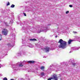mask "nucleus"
<instances>
[{"label":"nucleus","instance_id":"f257e3e1","mask_svg":"<svg viewBox=\"0 0 80 80\" xmlns=\"http://www.w3.org/2000/svg\"><path fill=\"white\" fill-rule=\"evenodd\" d=\"M58 43H60L59 46H58L59 48H66V46H67V42L63 41L62 39H60L58 42Z\"/></svg>","mask_w":80,"mask_h":80},{"label":"nucleus","instance_id":"f03ea898","mask_svg":"<svg viewBox=\"0 0 80 80\" xmlns=\"http://www.w3.org/2000/svg\"><path fill=\"white\" fill-rule=\"evenodd\" d=\"M52 77H52L48 78V80H51L52 79L54 80H58V79L57 77V75L56 74H55L53 75L52 76Z\"/></svg>","mask_w":80,"mask_h":80},{"label":"nucleus","instance_id":"7ed1b4c3","mask_svg":"<svg viewBox=\"0 0 80 80\" xmlns=\"http://www.w3.org/2000/svg\"><path fill=\"white\" fill-rule=\"evenodd\" d=\"M2 33L3 35L6 36L8 34V30L6 29H3V30L2 31Z\"/></svg>","mask_w":80,"mask_h":80},{"label":"nucleus","instance_id":"20e7f679","mask_svg":"<svg viewBox=\"0 0 80 80\" xmlns=\"http://www.w3.org/2000/svg\"><path fill=\"white\" fill-rule=\"evenodd\" d=\"M44 50L45 51V52H48L50 50V48L47 47L44 48Z\"/></svg>","mask_w":80,"mask_h":80},{"label":"nucleus","instance_id":"39448f33","mask_svg":"<svg viewBox=\"0 0 80 80\" xmlns=\"http://www.w3.org/2000/svg\"><path fill=\"white\" fill-rule=\"evenodd\" d=\"M72 41H73V40L69 39L68 42V44L69 45H70V44H71V42H72Z\"/></svg>","mask_w":80,"mask_h":80},{"label":"nucleus","instance_id":"423d86ee","mask_svg":"<svg viewBox=\"0 0 80 80\" xmlns=\"http://www.w3.org/2000/svg\"><path fill=\"white\" fill-rule=\"evenodd\" d=\"M28 63H35V62L33 61H30L28 62Z\"/></svg>","mask_w":80,"mask_h":80},{"label":"nucleus","instance_id":"0eeeda50","mask_svg":"<svg viewBox=\"0 0 80 80\" xmlns=\"http://www.w3.org/2000/svg\"><path fill=\"white\" fill-rule=\"evenodd\" d=\"M40 69L42 71H44V69L45 68V67L43 66H42L41 68H40Z\"/></svg>","mask_w":80,"mask_h":80},{"label":"nucleus","instance_id":"6e6552de","mask_svg":"<svg viewBox=\"0 0 80 80\" xmlns=\"http://www.w3.org/2000/svg\"><path fill=\"white\" fill-rule=\"evenodd\" d=\"M30 40L31 41H37V39H35V38H34V39H30Z\"/></svg>","mask_w":80,"mask_h":80},{"label":"nucleus","instance_id":"1a4fd4ad","mask_svg":"<svg viewBox=\"0 0 80 80\" xmlns=\"http://www.w3.org/2000/svg\"><path fill=\"white\" fill-rule=\"evenodd\" d=\"M11 8H14L15 7V5L14 4H12L11 6Z\"/></svg>","mask_w":80,"mask_h":80},{"label":"nucleus","instance_id":"9d476101","mask_svg":"<svg viewBox=\"0 0 80 80\" xmlns=\"http://www.w3.org/2000/svg\"><path fill=\"white\" fill-rule=\"evenodd\" d=\"M19 66L20 67H22L23 66V65L22 64H19Z\"/></svg>","mask_w":80,"mask_h":80},{"label":"nucleus","instance_id":"9b49d317","mask_svg":"<svg viewBox=\"0 0 80 80\" xmlns=\"http://www.w3.org/2000/svg\"><path fill=\"white\" fill-rule=\"evenodd\" d=\"M44 74H44V73H43V72H42L41 73V76H43V75H44Z\"/></svg>","mask_w":80,"mask_h":80},{"label":"nucleus","instance_id":"f8f14e48","mask_svg":"<svg viewBox=\"0 0 80 80\" xmlns=\"http://www.w3.org/2000/svg\"><path fill=\"white\" fill-rule=\"evenodd\" d=\"M43 32L42 30H40L39 31H38V33H40V32Z\"/></svg>","mask_w":80,"mask_h":80},{"label":"nucleus","instance_id":"ddd939ff","mask_svg":"<svg viewBox=\"0 0 80 80\" xmlns=\"http://www.w3.org/2000/svg\"><path fill=\"white\" fill-rule=\"evenodd\" d=\"M3 80H8L7 78H4L3 79Z\"/></svg>","mask_w":80,"mask_h":80},{"label":"nucleus","instance_id":"4468645a","mask_svg":"<svg viewBox=\"0 0 80 80\" xmlns=\"http://www.w3.org/2000/svg\"><path fill=\"white\" fill-rule=\"evenodd\" d=\"M10 4V3L9 2H8V3H7V6H8Z\"/></svg>","mask_w":80,"mask_h":80},{"label":"nucleus","instance_id":"2eb2a0df","mask_svg":"<svg viewBox=\"0 0 80 80\" xmlns=\"http://www.w3.org/2000/svg\"><path fill=\"white\" fill-rule=\"evenodd\" d=\"M2 35H0V41L2 40Z\"/></svg>","mask_w":80,"mask_h":80},{"label":"nucleus","instance_id":"dca6fc26","mask_svg":"<svg viewBox=\"0 0 80 80\" xmlns=\"http://www.w3.org/2000/svg\"><path fill=\"white\" fill-rule=\"evenodd\" d=\"M68 13H69V11H67L66 12V14H68Z\"/></svg>","mask_w":80,"mask_h":80},{"label":"nucleus","instance_id":"f3484780","mask_svg":"<svg viewBox=\"0 0 80 80\" xmlns=\"http://www.w3.org/2000/svg\"><path fill=\"white\" fill-rule=\"evenodd\" d=\"M24 15V16H27V14H26V13L25 12H24L23 13Z\"/></svg>","mask_w":80,"mask_h":80},{"label":"nucleus","instance_id":"a211bd4d","mask_svg":"<svg viewBox=\"0 0 80 80\" xmlns=\"http://www.w3.org/2000/svg\"><path fill=\"white\" fill-rule=\"evenodd\" d=\"M73 32L74 33V34L77 33V32H76L73 31Z\"/></svg>","mask_w":80,"mask_h":80},{"label":"nucleus","instance_id":"6ab92c4d","mask_svg":"<svg viewBox=\"0 0 80 80\" xmlns=\"http://www.w3.org/2000/svg\"><path fill=\"white\" fill-rule=\"evenodd\" d=\"M72 65H74V66H75V65H76V64L75 63H72Z\"/></svg>","mask_w":80,"mask_h":80},{"label":"nucleus","instance_id":"aec40b11","mask_svg":"<svg viewBox=\"0 0 80 80\" xmlns=\"http://www.w3.org/2000/svg\"><path fill=\"white\" fill-rule=\"evenodd\" d=\"M69 7H71V8H72V5H69Z\"/></svg>","mask_w":80,"mask_h":80},{"label":"nucleus","instance_id":"412c9836","mask_svg":"<svg viewBox=\"0 0 80 80\" xmlns=\"http://www.w3.org/2000/svg\"><path fill=\"white\" fill-rule=\"evenodd\" d=\"M58 37V36H57V35H56V36L55 37H56V38H57Z\"/></svg>","mask_w":80,"mask_h":80},{"label":"nucleus","instance_id":"4be33fe9","mask_svg":"<svg viewBox=\"0 0 80 80\" xmlns=\"http://www.w3.org/2000/svg\"><path fill=\"white\" fill-rule=\"evenodd\" d=\"M10 80H13V79H11Z\"/></svg>","mask_w":80,"mask_h":80},{"label":"nucleus","instance_id":"5701e85b","mask_svg":"<svg viewBox=\"0 0 80 80\" xmlns=\"http://www.w3.org/2000/svg\"><path fill=\"white\" fill-rule=\"evenodd\" d=\"M0 68H1V67H0Z\"/></svg>","mask_w":80,"mask_h":80}]
</instances>
